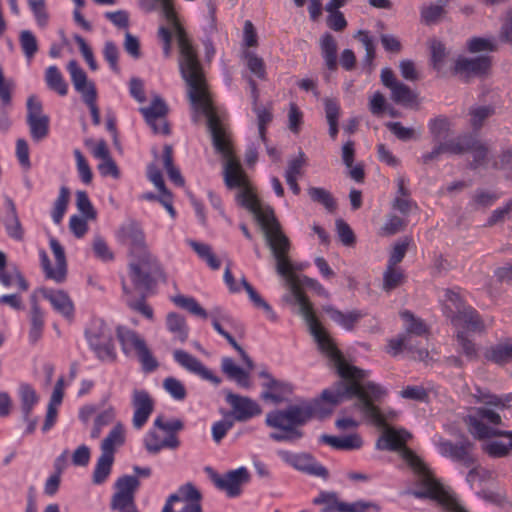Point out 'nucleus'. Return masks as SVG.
<instances>
[{"label": "nucleus", "mask_w": 512, "mask_h": 512, "mask_svg": "<svg viewBox=\"0 0 512 512\" xmlns=\"http://www.w3.org/2000/svg\"><path fill=\"white\" fill-rule=\"evenodd\" d=\"M386 396L381 386H337L336 389H324L321 395L311 400H302L283 410H274L266 414L265 424L279 432L270 434L277 442H295L304 436L300 427L311 419L328 417L334 407L346 400L355 399V407L378 428L383 429L376 442L378 450L396 451L417 475V484L425 489L426 482L437 481L424 461L406 443L411 434L404 429L396 430L386 423L379 405Z\"/></svg>", "instance_id": "obj_1"}, {"label": "nucleus", "mask_w": 512, "mask_h": 512, "mask_svg": "<svg viewBox=\"0 0 512 512\" xmlns=\"http://www.w3.org/2000/svg\"><path fill=\"white\" fill-rule=\"evenodd\" d=\"M252 214L259 223L266 244L275 259L276 271L284 278L287 288L299 306V314L307 323L320 351L333 363L341 378L349 381V384H361V382L367 381V372L344 360L334 341L317 319L312 304L301 289V281L289 258L290 241L283 233L273 209L262 207Z\"/></svg>", "instance_id": "obj_2"}, {"label": "nucleus", "mask_w": 512, "mask_h": 512, "mask_svg": "<svg viewBox=\"0 0 512 512\" xmlns=\"http://www.w3.org/2000/svg\"><path fill=\"white\" fill-rule=\"evenodd\" d=\"M184 57L181 68L183 76L190 87L189 100L195 111L201 112L206 116L213 145L225 159L224 182L229 189H238L236 194L238 204L251 213L256 212L263 206L258 200L254 188L239 160L233 154L229 136L216 114L212 99L208 97L202 74L199 68L197 69V66H195L196 63L190 58L191 56L186 53Z\"/></svg>", "instance_id": "obj_3"}, {"label": "nucleus", "mask_w": 512, "mask_h": 512, "mask_svg": "<svg viewBox=\"0 0 512 512\" xmlns=\"http://www.w3.org/2000/svg\"><path fill=\"white\" fill-rule=\"evenodd\" d=\"M139 5L146 12H153V11H157V10H159L161 12L162 16L165 18L168 26L170 27V28H167V27L162 26L158 30V35H159L160 39L164 42L163 50H164L165 56L169 57L170 53H171V39H172V31H173L176 36L179 51H180L179 69H180L182 78L184 80H186L182 73L181 63H182V60L185 58L184 56L187 53L189 56H191L190 58L196 63L195 66H197V69L199 68V70L202 74L204 83L206 85L208 97L211 99L203 68L198 60L196 51L194 50L184 28L182 27V25L178 19L177 13L174 8V1L173 0H139ZM185 82H186V84H188L187 81H185ZM187 86H189V85H187ZM189 89H190V87H188V91H187L188 94H189Z\"/></svg>", "instance_id": "obj_4"}, {"label": "nucleus", "mask_w": 512, "mask_h": 512, "mask_svg": "<svg viewBox=\"0 0 512 512\" xmlns=\"http://www.w3.org/2000/svg\"><path fill=\"white\" fill-rule=\"evenodd\" d=\"M123 231L131 244L130 278L137 289H148L151 275L160 270V265L147 249L144 233L137 224H128Z\"/></svg>", "instance_id": "obj_5"}, {"label": "nucleus", "mask_w": 512, "mask_h": 512, "mask_svg": "<svg viewBox=\"0 0 512 512\" xmlns=\"http://www.w3.org/2000/svg\"><path fill=\"white\" fill-rule=\"evenodd\" d=\"M404 321V333L392 338L388 342V353L396 356L402 351H407L409 356L415 360L427 362L429 351L425 347H417L415 337H426L429 329L426 323L415 317L410 311L400 313Z\"/></svg>", "instance_id": "obj_6"}, {"label": "nucleus", "mask_w": 512, "mask_h": 512, "mask_svg": "<svg viewBox=\"0 0 512 512\" xmlns=\"http://www.w3.org/2000/svg\"><path fill=\"white\" fill-rule=\"evenodd\" d=\"M501 416L494 410L487 407H479L475 409L474 414L467 417V425L469 432L474 438L484 440L492 437L506 436L510 439L512 447V432L499 430L490 425L501 424Z\"/></svg>", "instance_id": "obj_7"}, {"label": "nucleus", "mask_w": 512, "mask_h": 512, "mask_svg": "<svg viewBox=\"0 0 512 512\" xmlns=\"http://www.w3.org/2000/svg\"><path fill=\"white\" fill-rule=\"evenodd\" d=\"M117 335L123 351L129 356L137 357L144 370L152 371L157 367L156 359L139 334L127 327L120 326L117 329Z\"/></svg>", "instance_id": "obj_8"}, {"label": "nucleus", "mask_w": 512, "mask_h": 512, "mask_svg": "<svg viewBox=\"0 0 512 512\" xmlns=\"http://www.w3.org/2000/svg\"><path fill=\"white\" fill-rule=\"evenodd\" d=\"M91 348L99 359L113 361L116 353L112 343V333L109 327L102 322H95L87 331Z\"/></svg>", "instance_id": "obj_9"}, {"label": "nucleus", "mask_w": 512, "mask_h": 512, "mask_svg": "<svg viewBox=\"0 0 512 512\" xmlns=\"http://www.w3.org/2000/svg\"><path fill=\"white\" fill-rule=\"evenodd\" d=\"M437 447L443 457L450 458L464 467H471L477 462V457L474 453L475 445L468 439L454 443L441 438L437 442Z\"/></svg>", "instance_id": "obj_10"}, {"label": "nucleus", "mask_w": 512, "mask_h": 512, "mask_svg": "<svg viewBox=\"0 0 512 512\" xmlns=\"http://www.w3.org/2000/svg\"><path fill=\"white\" fill-rule=\"evenodd\" d=\"M406 493L418 499L434 500L449 512H467L438 480L426 482L425 489L410 490Z\"/></svg>", "instance_id": "obj_11"}, {"label": "nucleus", "mask_w": 512, "mask_h": 512, "mask_svg": "<svg viewBox=\"0 0 512 512\" xmlns=\"http://www.w3.org/2000/svg\"><path fill=\"white\" fill-rule=\"evenodd\" d=\"M50 247L53 252L56 266H51L48 254L44 250L39 251L40 261L42 269L48 279L55 281L56 283H62L66 279L67 274V263L65 252L61 244L55 239H50Z\"/></svg>", "instance_id": "obj_12"}, {"label": "nucleus", "mask_w": 512, "mask_h": 512, "mask_svg": "<svg viewBox=\"0 0 512 512\" xmlns=\"http://www.w3.org/2000/svg\"><path fill=\"white\" fill-rule=\"evenodd\" d=\"M280 458L298 471L308 475L320 477L322 479L328 478V470L318 463L312 455L308 453H293L290 451L281 450L278 452Z\"/></svg>", "instance_id": "obj_13"}, {"label": "nucleus", "mask_w": 512, "mask_h": 512, "mask_svg": "<svg viewBox=\"0 0 512 512\" xmlns=\"http://www.w3.org/2000/svg\"><path fill=\"white\" fill-rule=\"evenodd\" d=\"M226 402L231 407V411L227 415L238 422H246L262 413V409L256 401L232 392L226 394Z\"/></svg>", "instance_id": "obj_14"}, {"label": "nucleus", "mask_w": 512, "mask_h": 512, "mask_svg": "<svg viewBox=\"0 0 512 512\" xmlns=\"http://www.w3.org/2000/svg\"><path fill=\"white\" fill-rule=\"evenodd\" d=\"M27 123L34 140L39 141L47 136L49 118L43 114L41 102L33 95L27 100Z\"/></svg>", "instance_id": "obj_15"}, {"label": "nucleus", "mask_w": 512, "mask_h": 512, "mask_svg": "<svg viewBox=\"0 0 512 512\" xmlns=\"http://www.w3.org/2000/svg\"><path fill=\"white\" fill-rule=\"evenodd\" d=\"M140 111L154 133L163 135L170 133L169 124L166 120L168 107L160 97L156 96L149 107H142Z\"/></svg>", "instance_id": "obj_16"}, {"label": "nucleus", "mask_w": 512, "mask_h": 512, "mask_svg": "<svg viewBox=\"0 0 512 512\" xmlns=\"http://www.w3.org/2000/svg\"><path fill=\"white\" fill-rule=\"evenodd\" d=\"M491 62L488 57L473 58L462 57L456 60L451 73L467 81L471 77L482 76L490 69Z\"/></svg>", "instance_id": "obj_17"}, {"label": "nucleus", "mask_w": 512, "mask_h": 512, "mask_svg": "<svg viewBox=\"0 0 512 512\" xmlns=\"http://www.w3.org/2000/svg\"><path fill=\"white\" fill-rule=\"evenodd\" d=\"M249 481V473L245 467L227 472L216 479V487L225 491L227 496L236 497L241 494V486Z\"/></svg>", "instance_id": "obj_18"}, {"label": "nucleus", "mask_w": 512, "mask_h": 512, "mask_svg": "<svg viewBox=\"0 0 512 512\" xmlns=\"http://www.w3.org/2000/svg\"><path fill=\"white\" fill-rule=\"evenodd\" d=\"M7 212L5 214L3 225L7 236L16 241L23 242L25 239V228L20 220L17 207L12 198H5Z\"/></svg>", "instance_id": "obj_19"}, {"label": "nucleus", "mask_w": 512, "mask_h": 512, "mask_svg": "<svg viewBox=\"0 0 512 512\" xmlns=\"http://www.w3.org/2000/svg\"><path fill=\"white\" fill-rule=\"evenodd\" d=\"M132 405L134 407L133 426L140 429L153 412V400L145 390H134Z\"/></svg>", "instance_id": "obj_20"}, {"label": "nucleus", "mask_w": 512, "mask_h": 512, "mask_svg": "<svg viewBox=\"0 0 512 512\" xmlns=\"http://www.w3.org/2000/svg\"><path fill=\"white\" fill-rule=\"evenodd\" d=\"M175 361L191 373L198 375L204 381L218 383L220 380L213 375V373L205 367L193 355L184 350H175L173 353Z\"/></svg>", "instance_id": "obj_21"}, {"label": "nucleus", "mask_w": 512, "mask_h": 512, "mask_svg": "<svg viewBox=\"0 0 512 512\" xmlns=\"http://www.w3.org/2000/svg\"><path fill=\"white\" fill-rule=\"evenodd\" d=\"M451 322L458 331L462 329L472 332H482L485 329L483 321L472 307H464L462 310H459L458 314L452 316Z\"/></svg>", "instance_id": "obj_22"}, {"label": "nucleus", "mask_w": 512, "mask_h": 512, "mask_svg": "<svg viewBox=\"0 0 512 512\" xmlns=\"http://www.w3.org/2000/svg\"><path fill=\"white\" fill-rule=\"evenodd\" d=\"M140 486L136 476L123 475L115 482L116 492L112 495L111 502L135 501V493Z\"/></svg>", "instance_id": "obj_23"}, {"label": "nucleus", "mask_w": 512, "mask_h": 512, "mask_svg": "<svg viewBox=\"0 0 512 512\" xmlns=\"http://www.w3.org/2000/svg\"><path fill=\"white\" fill-rule=\"evenodd\" d=\"M40 294L47 299L53 308L65 317H71L74 305L70 297L63 290H52L48 288L39 289Z\"/></svg>", "instance_id": "obj_24"}, {"label": "nucleus", "mask_w": 512, "mask_h": 512, "mask_svg": "<svg viewBox=\"0 0 512 512\" xmlns=\"http://www.w3.org/2000/svg\"><path fill=\"white\" fill-rule=\"evenodd\" d=\"M243 363L245 366L240 367L233 359L224 357L221 361V370L229 381L239 384L247 383L250 381V375L254 371L255 365L253 364V367L250 368L244 361Z\"/></svg>", "instance_id": "obj_25"}, {"label": "nucleus", "mask_w": 512, "mask_h": 512, "mask_svg": "<svg viewBox=\"0 0 512 512\" xmlns=\"http://www.w3.org/2000/svg\"><path fill=\"white\" fill-rule=\"evenodd\" d=\"M431 53V63L433 68L437 71L438 75L444 77L448 75L449 71V51L444 44L436 39L430 41L429 44Z\"/></svg>", "instance_id": "obj_26"}, {"label": "nucleus", "mask_w": 512, "mask_h": 512, "mask_svg": "<svg viewBox=\"0 0 512 512\" xmlns=\"http://www.w3.org/2000/svg\"><path fill=\"white\" fill-rule=\"evenodd\" d=\"M67 70L70 73L75 90L82 95L83 99L91 91L96 92L94 83L88 81L85 71L78 65L77 61L71 60L67 65Z\"/></svg>", "instance_id": "obj_27"}, {"label": "nucleus", "mask_w": 512, "mask_h": 512, "mask_svg": "<svg viewBox=\"0 0 512 512\" xmlns=\"http://www.w3.org/2000/svg\"><path fill=\"white\" fill-rule=\"evenodd\" d=\"M320 441L337 450H357L363 446V440L357 433H353L344 437L331 436L323 434Z\"/></svg>", "instance_id": "obj_28"}, {"label": "nucleus", "mask_w": 512, "mask_h": 512, "mask_svg": "<svg viewBox=\"0 0 512 512\" xmlns=\"http://www.w3.org/2000/svg\"><path fill=\"white\" fill-rule=\"evenodd\" d=\"M323 311L329 316V318L332 321L342 326L346 330H352L363 317V313L359 310L342 312L331 306H325L323 308Z\"/></svg>", "instance_id": "obj_29"}, {"label": "nucleus", "mask_w": 512, "mask_h": 512, "mask_svg": "<svg viewBox=\"0 0 512 512\" xmlns=\"http://www.w3.org/2000/svg\"><path fill=\"white\" fill-rule=\"evenodd\" d=\"M165 324L167 330L172 334L175 341L184 343L188 339L189 327L182 315L175 312L168 313Z\"/></svg>", "instance_id": "obj_30"}, {"label": "nucleus", "mask_w": 512, "mask_h": 512, "mask_svg": "<svg viewBox=\"0 0 512 512\" xmlns=\"http://www.w3.org/2000/svg\"><path fill=\"white\" fill-rule=\"evenodd\" d=\"M250 85L252 88L253 110L257 116L259 136L262 141H265L266 126L272 121L273 118L271 108L257 106L259 93L257 91L256 83L253 80H251Z\"/></svg>", "instance_id": "obj_31"}, {"label": "nucleus", "mask_w": 512, "mask_h": 512, "mask_svg": "<svg viewBox=\"0 0 512 512\" xmlns=\"http://www.w3.org/2000/svg\"><path fill=\"white\" fill-rule=\"evenodd\" d=\"M124 442V427L121 423H117L102 441L101 453L114 456L116 447L123 445Z\"/></svg>", "instance_id": "obj_32"}, {"label": "nucleus", "mask_w": 512, "mask_h": 512, "mask_svg": "<svg viewBox=\"0 0 512 512\" xmlns=\"http://www.w3.org/2000/svg\"><path fill=\"white\" fill-rule=\"evenodd\" d=\"M320 48L322 56L325 60L326 66L330 70H335L337 67V42L330 33H325L320 39Z\"/></svg>", "instance_id": "obj_33"}, {"label": "nucleus", "mask_w": 512, "mask_h": 512, "mask_svg": "<svg viewBox=\"0 0 512 512\" xmlns=\"http://www.w3.org/2000/svg\"><path fill=\"white\" fill-rule=\"evenodd\" d=\"M45 82L48 88L60 96L68 93V84L56 66H49L45 71Z\"/></svg>", "instance_id": "obj_34"}, {"label": "nucleus", "mask_w": 512, "mask_h": 512, "mask_svg": "<svg viewBox=\"0 0 512 512\" xmlns=\"http://www.w3.org/2000/svg\"><path fill=\"white\" fill-rule=\"evenodd\" d=\"M485 358L497 364H506L512 361V341L499 343L485 353Z\"/></svg>", "instance_id": "obj_35"}, {"label": "nucleus", "mask_w": 512, "mask_h": 512, "mask_svg": "<svg viewBox=\"0 0 512 512\" xmlns=\"http://www.w3.org/2000/svg\"><path fill=\"white\" fill-rule=\"evenodd\" d=\"M18 394L22 419H28L29 415H32L33 408L39 401V396L31 386H21Z\"/></svg>", "instance_id": "obj_36"}, {"label": "nucleus", "mask_w": 512, "mask_h": 512, "mask_svg": "<svg viewBox=\"0 0 512 512\" xmlns=\"http://www.w3.org/2000/svg\"><path fill=\"white\" fill-rule=\"evenodd\" d=\"M122 287H123V291L125 294V301H126L127 305L129 306V308L132 309L133 311L141 314L148 320L152 321L154 318V312H153L152 307L145 302L144 296H141L139 299H134L131 296L130 290L128 289V287L124 281L122 282Z\"/></svg>", "instance_id": "obj_37"}, {"label": "nucleus", "mask_w": 512, "mask_h": 512, "mask_svg": "<svg viewBox=\"0 0 512 512\" xmlns=\"http://www.w3.org/2000/svg\"><path fill=\"white\" fill-rule=\"evenodd\" d=\"M241 284L254 306L256 308L262 309L265 312L267 318L275 322L277 320V315L272 307L258 294V292L247 282L245 278L241 279Z\"/></svg>", "instance_id": "obj_38"}, {"label": "nucleus", "mask_w": 512, "mask_h": 512, "mask_svg": "<svg viewBox=\"0 0 512 512\" xmlns=\"http://www.w3.org/2000/svg\"><path fill=\"white\" fill-rule=\"evenodd\" d=\"M113 462L114 456L101 453L100 457L97 460L92 476V481L94 484L99 485L106 481V479L111 473Z\"/></svg>", "instance_id": "obj_39"}, {"label": "nucleus", "mask_w": 512, "mask_h": 512, "mask_svg": "<svg viewBox=\"0 0 512 512\" xmlns=\"http://www.w3.org/2000/svg\"><path fill=\"white\" fill-rule=\"evenodd\" d=\"M405 280L403 270L398 266H388L383 273V290L390 292L402 285Z\"/></svg>", "instance_id": "obj_40"}, {"label": "nucleus", "mask_w": 512, "mask_h": 512, "mask_svg": "<svg viewBox=\"0 0 512 512\" xmlns=\"http://www.w3.org/2000/svg\"><path fill=\"white\" fill-rule=\"evenodd\" d=\"M313 503L323 506L321 512H341V507L344 505V502L338 499L335 492L326 491L320 492L313 500Z\"/></svg>", "instance_id": "obj_41"}, {"label": "nucleus", "mask_w": 512, "mask_h": 512, "mask_svg": "<svg viewBox=\"0 0 512 512\" xmlns=\"http://www.w3.org/2000/svg\"><path fill=\"white\" fill-rule=\"evenodd\" d=\"M468 151L473 154L474 163L476 166L488 167L490 164V151L488 147L477 139L470 137Z\"/></svg>", "instance_id": "obj_42"}, {"label": "nucleus", "mask_w": 512, "mask_h": 512, "mask_svg": "<svg viewBox=\"0 0 512 512\" xmlns=\"http://www.w3.org/2000/svg\"><path fill=\"white\" fill-rule=\"evenodd\" d=\"M69 199V189L65 186L61 187L59 190V195L57 196L51 211V217L54 223L59 224L62 221L69 204Z\"/></svg>", "instance_id": "obj_43"}, {"label": "nucleus", "mask_w": 512, "mask_h": 512, "mask_svg": "<svg viewBox=\"0 0 512 512\" xmlns=\"http://www.w3.org/2000/svg\"><path fill=\"white\" fill-rule=\"evenodd\" d=\"M390 91L391 99L397 104L410 105L414 103L417 98L416 93L402 82L396 84Z\"/></svg>", "instance_id": "obj_44"}, {"label": "nucleus", "mask_w": 512, "mask_h": 512, "mask_svg": "<svg viewBox=\"0 0 512 512\" xmlns=\"http://www.w3.org/2000/svg\"><path fill=\"white\" fill-rule=\"evenodd\" d=\"M445 13L444 4H429L420 9L421 21L426 25L438 23Z\"/></svg>", "instance_id": "obj_45"}, {"label": "nucleus", "mask_w": 512, "mask_h": 512, "mask_svg": "<svg viewBox=\"0 0 512 512\" xmlns=\"http://www.w3.org/2000/svg\"><path fill=\"white\" fill-rule=\"evenodd\" d=\"M173 303L191 314L199 316L203 319L207 318V312L203 309L200 304L192 297L177 295L172 298Z\"/></svg>", "instance_id": "obj_46"}, {"label": "nucleus", "mask_w": 512, "mask_h": 512, "mask_svg": "<svg viewBox=\"0 0 512 512\" xmlns=\"http://www.w3.org/2000/svg\"><path fill=\"white\" fill-rule=\"evenodd\" d=\"M285 386H267V389L261 393V397L265 402L271 404H280L289 400L291 391L283 389Z\"/></svg>", "instance_id": "obj_47"}, {"label": "nucleus", "mask_w": 512, "mask_h": 512, "mask_svg": "<svg viewBox=\"0 0 512 512\" xmlns=\"http://www.w3.org/2000/svg\"><path fill=\"white\" fill-rule=\"evenodd\" d=\"M468 114L471 126L474 129H479L485 120L494 114V109L491 106H473L469 109Z\"/></svg>", "instance_id": "obj_48"}, {"label": "nucleus", "mask_w": 512, "mask_h": 512, "mask_svg": "<svg viewBox=\"0 0 512 512\" xmlns=\"http://www.w3.org/2000/svg\"><path fill=\"white\" fill-rule=\"evenodd\" d=\"M43 327V314L37 305H33L31 311V328L29 332L31 342L35 343L41 338Z\"/></svg>", "instance_id": "obj_49"}, {"label": "nucleus", "mask_w": 512, "mask_h": 512, "mask_svg": "<svg viewBox=\"0 0 512 512\" xmlns=\"http://www.w3.org/2000/svg\"><path fill=\"white\" fill-rule=\"evenodd\" d=\"M19 41L25 57L31 60L38 51L36 37L31 31L23 30L20 33Z\"/></svg>", "instance_id": "obj_50"}, {"label": "nucleus", "mask_w": 512, "mask_h": 512, "mask_svg": "<svg viewBox=\"0 0 512 512\" xmlns=\"http://www.w3.org/2000/svg\"><path fill=\"white\" fill-rule=\"evenodd\" d=\"M308 195L314 202L320 203L325 206L326 209L332 211L336 207V203L329 191L320 187H310L308 189Z\"/></svg>", "instance_id": "obj_51"}, {"label": "nucleus", "mask_w": 512, "mask_h": 512, "mask_svg": "<svg viewBox=\"0 0 512 512\" xmlns=\"http://www.w3.org/2000/svg\"><path fill=\"white\" fill-rule=\"evenodd\" d=\"M445 312L451 319L453 315L458 314L465 306L460 295L452 290H446L444 293Z\"/></svg>", "instance_id": "obj_52"}, {"label": "nucleus", "mask_w": 512, "mask_h": 512, "mask_svg": "<svg viewBox=\"0 0 512 512\" xmlns=\"http://www.w3.org/2000/svg\"><path fill=\"white\" fill-rule=\"evenodd\" d=\"M76 206L83 217L90 220H95L97 212L94 209L89 197L85 191H78L76 193Z\"/></svg>", "instance_id": "obj_53"}, {"label": "nucleus", "mask_w": 512, "mask_h": 512, "mask_svg": "<svg viewBox=\"0 0 512 512\" xmlns=\"http://www.w3.org/2000/svg\"><path fill=\"white\" fill-rule=\"evenodd\" d=\"M470 137L463 136L455 139L441 142L444 154H463L468 152Z\"/></svg>", "instance_id": "obj_54"}, {"label": "nucleus", "mask_w": 512, "mask_h": 512, "mask_svg": "<svg viewBox=\"0 0 512 512\" xmlns=\"http://www.w3.org/2000/svg\"><path fill=\"white\" fill-rule=\"evenodd\" d=\"M213 327L214 329L220 334L222 335L224 338L227 339V341L232 345V347L239 353L242 361H244L248 367H253V361L252 359L248 356V354L243 350V348L235 341V339L228 333L226 332L222 326L220 325V323L217 321V319H213Z\"/></svg>", "instance_id": "obj_55"}, {"label": "nucleus", "mask_w": 512, "mask_h": 512, "mask_svg": "<svg viewBox=\"0 0 512 512\" xmlns=\"http://www.w3.org/2000/svg\"><path fill=\"white\" fill-rule=\"evenodd\" d=\"M429 130L436 140H440L449 135L451 123L447 118L439 117L430 121Z\"/></svg>", "instance_id": "obj_56"}, {"label": "nucleus", "mask_w": 512, "mask_h": 512, "mask_svg": "<svg viewBox=\"0 0 512 512\" xmlns=\"http://www.w3.org/2000/svg\"><path fill=\"white\" fill-rule=\"evenodd\" d=\"M0 282L5 287H10L14 283L17 282L19 288L22 291H26L28 289V284L23 278V276L20 274L19 271L15 270L14 272H8L6 270L0 271Z\"/></svg>", "instance_id": "obj_57"}, {"label": "nucleus", "mask_w": 512, "mask_h": 512, "mask_svg": "<svg viewBox=\"0 0 512 512\" xmlns=\"http://www.w3.org/2000/svg\"><path fill=\"white\" fill-rule=\"evenodd\" d=\"M234 421L225 414L224 419L217 421L212 426V437L216 443H219L233 427Z\"/></svg>", "instance_id": "obj_58"}, {"label": "nucleus", "mask_w": 512, "mask_h": 512, "mask_svg": "<svg viewBox=\"0 0 512 512\" xmlns=\"http://www.w3.org/2000/svg\"><path fill=\"white\" fill-rule=\"evenodd\" d=\"M306 164L305 154L299 152L298 157L288 162L287 169L285 171V178H300L303 174V167Z\"/></svg>", "instance_id": "obj_59"}, {"label": "nucleus", "mask_w": 512, "mask_h": 512, "mask_svg": "<svg viewBox=\"0 0 512 512\" xmlns=\"http://www.w3.org/2000/svg\"><path fill=\"white\" fill-rule=\"evenodd\" d=\"M245 57L247 61V67L251 73L260 79H264L266 76V69L263 59L251 52H247Z\"/></svg>", "instance_id": "obj_60"}, {"label": "nucleus", "mask_w": 512, "mask_h": 512, "mask_svg": "<svg viewBox=\"0 0 512 512\" xmlns=\"http://www.w3.org/2000/svg\"><path fill=\"white\" fill-rule=\"evenodd\" d=\"M28 5L35 16L37 24L40 27H45L48 22L45 0H28Z\"/></svg>", "instance_id": "obj_61"}, {"label": "nucleus", "mask_w": 512, "mask_h": 512, "mask_svg": "<svg viewBox=\"0 0 512 512\" xmlns=\"http://www.w3.org/2000/svg\"><path fill=\"white\" fill-rule=\"evenodd\" d=\"M484 452H486L489 456L500 458L504 457L508 454L509 450L512 449L510 446V442L505 444L501 441H491L482 446Z\"/></svg>", "instance_id": "obj_62"}, {"label": "nucleus", "mask_w": 512, "mask_h": 512, "mask_svg": "<svg viewBox=\"0 0 512 512\" xmlns=\"http://www.w3.org/2000/svg\"><path fill=\"white\" fill-rule=\"evenodd\" d=\"M103 56L105 60L109 63L110 68L114 72L118 73L120 70L118 66L119 50L112 41L105 42L103 48Z\"/></svg>", "instance_id": "obj_63"}, {"label": "nucleus", "mask_w": 512, "mask_h": 512, "mask_svg": "<svg viewBox=\"0 0 512 512\" xmlns=\"http://www.w3.org/2000/svg\"><path fill=\"white\" fill-rule=\"evenodd\" d=\"M401 397L419 402L428 401V392L423 386H406L400 392Z\"/></svg>", "instance_id": "obj_64"}]
</instances>
